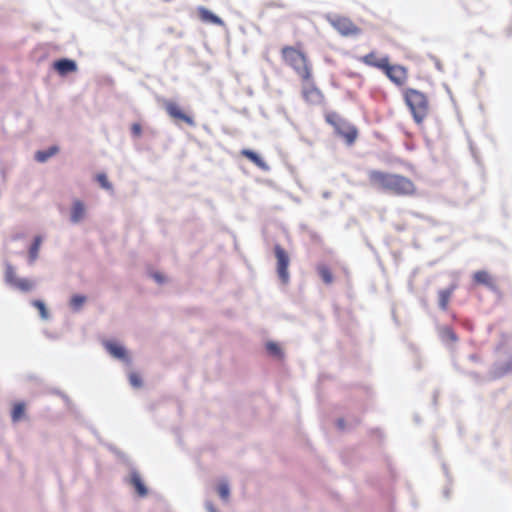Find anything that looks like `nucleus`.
I'll list each match as a JSON object with an SVG mask.
<instances>
[{"instance_id": "nucleus-23", "label": "nucleus", "mask_w": 512, "mask_h": 512, "mask_svg": "<svg viewBox=\"0 0 512 512\" xmlns=\"http://www.w3.org/2000/svg\"><path fill=\"white\" fill-rule=\"evenodd\" d=\"M41 243V236H36L29 250V258L31 262H34L37 259Z\"/></svg>"}, {"instance_id": "nucleus-2", "label": "nucleus", "mask_w": 512, "mask_h": 512, "mask_svg": "<svg viewBox=\"0 0 512 512\" xmlns=\"http://www.w3.org/2000/svg\"><path fill=\"white\" fill-rule=\"evenodd\" d=\"M403 99L415 123L422 124L430 112L428 96L417 89L406 88L403 90Z\"/></svg>"}, {"instance_id": "nucleus-21", "label": "nucleus", "mask_w": 512, "mask_h": 512, "mask_svg": "<svg viewBox=\"0 0 512 512\" xmlns=\"http://www.w3.org/2000/svg\"><path fill=\"white\" fill-rule=\"evenodd\" d=\"M57 152H58V147H57V146H51V147H50V148H48L47 150L37 151V152L35 153V159H36L38 162H45V161H47L50 157H52L53 155H55Z\"/></svg>"}, {"instance_id": "nucleus-5", "label": "nucleus", "mask_w": 512, "mask_h": 512, "mask_svg": "<svg viewBox=\"0 0 512 512\" xmlns=\"http://www.w3.org/2000/svg\"><path fill=\"white\" fill-rule=\"evenodd\" d=\"M301 97L309 106L325 105V95L316 85L313 74H310L309 78H301Z\"/></svg>"}, {"instance_id": "nucleus-13", "label": "nucleus", "mask_w": 512, "mask_h": 512, "mask_svg": "<svg viewBox=\"0 0 512 512\" xmlns=\"http://www.w3.org/2000/svg\"><path fill=\"white\" fill-rule=\"evenodd\" d=\"M54 68L60 75H66L68 73L75 72L77 70V65L73 60L60 59L54 62Z\"/></svg>"}, {"instance_id": "nucleus-7", "label": "nucleus", "mask_w": 512, "mask_h": 512, "mask_svg": "<svg viewBox=\"0 0 512 512\" xmlns=\"http://www.w3.org/2000/svg\"><path fill=\"white\" fill-rule=\"evenodd\" d=\"M5 281L10 286L22 291L28 292L34 288V282L27 278H18L15 269L11 265H7L5 269Z\"/></svg>"}, {"instance_id": "nucleus-6", "label": "nucleus", "mask_w": 512, "mask_h": 512, "mask_svg": "<svg viewBox=\"0 0 512 512\" xmlns=\"http://www.w3.org/2000/svg\"><path fill=\"white\" fill-rule=\"evenodd\" d=\"M274 254H275V257L277 260V269L276 270H277L278 277L283 284H287L289 282V271H288V267H289V263H290L289 255L285 251V249L279 244H276L274 246Z\"/></svg>"}, {"instance_id": "nucleus-10", "label": "nucleus", "mask_w": 512, "mask_h": 512, "mask_svg": "<svg viewBox=\"0 0 512 512\" xmlns=\"http://www.w3.org/2000/svg\"><path fill=\"white\" fill-rule=\"evenodd\" d=\"M164 108L167 114L175 121H181L189 126H194L195 121L192 116H189L182 111L181 107L173 101H165Z\"/></svg>"}, {"instance_id": "nucleus-31", "label": "nucleus", "mask_w": 512, "mask_h": 512, "mask_svg": "<svg viewBox=\"0 0 512 512\" xmlns=\"http://www.w3.org/2000/svg\"><path fill=\"white\" fill-rule=\"evenodd\" d=\"M131 132L135 137H139L142 133V127L139 123H134L131 126Z\"/></svg>"}, {"instance_id": "nucleus-29", "label": "nucleus", "mask_w": 512, "mask_h": 512, "mask_svg": "<svg viewBox=\"0 0 512 512\" xmlns=\"http://www.w3.org/2000/svg\"><path fill=\"white\" fill-rule=\"evenodd\" d=\"M129 382L135 388H140L142 386V380L139 374L133 372L129 375Z\"/></svg>"}, {"instance_id": "nucleus-34", "label": "nucleus", "mask_w": 512, "mask_h": 512, "mask_svg": "<svg viewBox=\"0 0 512 512\" xmlns=\"http://www.w3.org/2000/svg\"><path fill=\"white\" fill-rule=\"evenodd\" d=\"M338 426L340 428H344V420H342V419L338 420Z\"/></svg>"}, {"instance_id": "nucleus-33", "label": "nucleus", "mask_w": 512, "mask_h": 512, "mask_svg": "<svg viewBox=\"0 0 512 512\" xmlns=\"http://www.w3.org/2000/svg\"><path fill=\"white\" fill-rule=\"evenodd\" d=\"M154 278H155L158 282H163V280H164V279H163V277H162L161 275H159V274H155V275H154Z\"/></svg>"}, {"instance_id": "nucleus-20", "label": "nucleus", "mask_w": 512, "mask_h": 512, "mask_svg": "<svg viewBox=\"0 0 512 512\" xmlns=\"http://www.w3.org/2000/svg\"><path fill=\"white\" fill-rule=\"evenodd\" d=\"M317 272L319 274V276L321 277L322 281L326 284V285H330L332 282H333V274L330 270V268L326 265H318L317 266Z\"/></svg>"}, {"instance_id": "nucleus-26", "label": "nucleus", "mask_w": 512, "mask_h": 512, "mask_svg": "<svg viewBox=\"0 0 512 512\" xmlns=\"http://www.w3.org/2000/svg\"><path fill=\"white\" fill-rule=\"evenodd\" d=\"M86 301V297L85 296H82V295H74L71 300H70V304L71 306L75 309V310H78L81 308V306L83 305V303Z\"/></svg>"}, {"instance_id": "nucleus-19", "label": "nucleus", "mask_w": 512, "mask_h": 512, "mask_svg": "<svg viewBox=\"0 0 512 512\" xmlns=\"http://www.w3.org/2000/svg\"><path fill=\"white\" fill-rule=\"evenodd\" d=\"M105 347L107 349V351L115 358H118V359H125L126 358V351L125 349L115 343V342H107L105 344Z\"/></svg>"}, {"instance_id": "nucleus-16", "label": "nucleus", "mask_w": 512, "mask_h": 512, "mask_svg": "<svg viewBox=\"0 0 512 512\" xmlns=\"http://www.w3.org/2000/svg\"><path fill=\"white\" fill-rule=\"evenodd\" d=\"M455 289H456V285H451L450 287L440 290L438 292L439 307L443 311H446L448 309L450 299H451Z\"/></svg>"}, {"instance_id": "nucleus-3", "label": "nucleus", "mask_w": 512, "mask_h": 512, "mask_svg": "<svg viewBox=\"0 0 512 512\" xmlns=\"http://www.w3.org/2000/svg\"><path fill=\"white\" fill-rule=\"evenodd\" d=\"M283 61L293 68L296 74L301 78H309L313 74L312 65L308 61L306 55L293 46H284L281 49Z\"/></svg>"}, {"instance_id": "nucleus-24", "label": "nucleus", "mask_w": 512, "mask_h": 512, "mask_svg": "<svg viewBox=\"0 0 512 512\" xmlns=\"http://www.w3.org/2000/svg\"><path fill=\"white\" fill-rule=\"evenodd\" d=\"M32 305L39 311L42 319L47 320L49 318L48 310L41 300H33Z\"/></svg>"}, {"instance_id": "nucleus-8", "label": "nucleus", "mask_w": 512, "mask_h": 512, "mask_svg": "<svg viewBox=\"0 0 512 512\" xmlns=\"http://www.w3.org/2000/svg\"><path fill=\"white\" fill-rule=\"evenodd\" d=\"M385 75L396 85L402 86L408 78L407 69L401 65H391L389 58L381 69Z\"/></svg>"}, {"instance_id": "nucleus-17", "label": "nucleus", "mask_w": 512, "mask_h": 512, "mask_svg": "<svg viewBox=\"0 0 512 512\" xmlns=\"http://www.w3.org/2000/svg\"><path fill=\"white\" fill-rule=\"evenodd\" d=\"M240 153L242 156H244L245 158L250 160L253 164H255L260 169H262L264 171L269 169L266 162L259 155H257L254 151L249 150V149H243V150H241Z\"/></svg>"}, {"instance_id": "nucleus-30", "label": "nucleus", "mask_w": 512, "mask_h": 512, "mask_svg": "<svg viewBox=\"0 0 512 512\" xmlns=\"http://www.w3.org/2000/svg\"><path fill=\"white\" fill-rule=\"evenodd\" d=\"M443 336L451 341V342H456L458 340V337L456 336V334L454 333V331L450 328H445L443 330Z\"/></svg>"}, {"instance_id": "nucleus-14", "label": "nucleus", "mask_w": 512, "mask_h": 512, "mask_svg": "<svg viewBox=\"0 0 512 512\" xmlns=\"http://www.w3.org/2000/svg\"><path fill=\"white\" fill-rule=\"evenodd\" d=\"M129 483H130V485H132L134 487L136 493L140 497L147 496L148 490H147L145 484L143 483V481L141 479V476H140V474L138 472L133 471L130 474Z\"/></svg>"}, {"instance_id": "nucleus-12", "label": "nucleus", "mask_w": 512, "mask_h": 512, "mask_svg": "<svg viewBox=\"0 0 512 512\" xmlns=\"http://www.w3.org/2000/svg\"><path fill=\"white\" fill-rule=\"evenodd\" d=\"M388 57H378L376 52H370L364 56H362L359 60L367 66L375 67L378 69H382V67L386 64Z\"/></svg>"}, {"instance_id": "nucleus-32", "label": "nucleus", "mask_w": 512, "mask_h": 512, "mask_svg": "<svg viewBox=\"0 0 512 512\" xmlns=\"http://www.w3.org/2000/svg\"><path fill=\"white\" fill-rule=\"evenodd\" d=\"M206 507H207L208 512H217L216 508L214 507V505L212 503H208Z\"/></svg>"}, {"instance_id": "nucleus-22", "label": "nucleus", "mask_w": 512, "mask_h": 512, "mask_svg": "<svg viewBox=\"0 0 512 512\" xmlns=\"http://www.w3.org/2000/svg\"><path fill=\"white\" fill-rule=\"evenodd\" d=\"M25 415V404L23 402L15 403L11 412L13 422L20 421Z\"/></svg>"}, {"instance_id": "nucleus-18", "label": "nucleus", "mask_w": 512, "mask_h": 512, "mask_svg": "<svg viewBox=\"0 0 512 512\" xmlns=\"http://www.w3.org/2000/svg\"><path fill=\"white\" fill-rule=\"evenodd\" d=\"M85 206L82 201L75 200L71 208V221L73 223L80 222L85 217Z\"/></svg>"}, {"instance_id": "nucleus-4", "label": "nucleus", "mask_w": 512, "mask_h": 512, "mask_svg": "<svg viewBox=\"0 0 512 512\" xmlns=\"http://www.w3.org/2000/svg\"><path fill=\"white\" fill-rule=\"evenodd\" d=\"M324 118L334 128L335 133L344 139L347 145L355 143L358 137V130L354 125L350 124L335 111L326 112Z\"/></svg>"}, {"instance_id": "nucleus-11", "label": "nucleus", "mask_w": 512, "mask_h": 512, "mask_svg": "<svg viewBox=\"0 0 512 512\" xmlns=\"http://www.w3.org/2000/svg\"><path fill=\"white\" fill-rule=\"evenodd\" d=\"M473 281L477 285H484L491 290L496 289V284L491 274L486 270L476 271L473 276Z\"/></svg>"}, {"instance_id": "nucleus-9", "label": "nucleus", "mask_w": 512, "mask_h": 512, "mask_svg": "<svg viewBox=\"0 0 512 512\" xmlns=\"http://www.w3.org/2000/svg\"><path fill=\"white\" fill-rule=\"evenodd\" d=\"M330 23L343 36H356L361 33V29L347 17L337 16Z\"/></svg>"}, {"instance_id": "nucleus-15", "label": "nucleus", "mask_w": 512, "mask_h": 512, "mask_svg": "<svg viewBox=\"0 0 512 512\" xmlns=\"http://www.w3.org/2000/svg\"><path fill=\"white\" fill-rule=\"evenodd\" d=\"M198 15L201 21L206 23H211L217 26H224V22L217 15L213 14L211 11L206 9L205 7L198 8Z\"/></svg>"}, {"instance_id": "nucleus-27", "label": "nucleus", "mask_w": 512, "mask_h": 512, "mask_svg": "<svg viewBox=\"0 0 512 512\" xmlns=\"http://www.w3.org/2000/svg\"><path fill=\"white\" fill-rule=\"evenodd\" d=\"M266 349L273 356H278L279 357L282 354L281 348L278 346L277 343H274V342H268L266 344Z\"/></svg>"}, {"instance_id": "nucleus-25", "label": "nucleus", "mask_w": 512, "mask_h": 512, "mask_svg": "<svg viewBox=\"0 0 512 512\" xmlns=\"http://www.w3.org/2000/svg\"><path fill=\"white\" fill-rule=\"evenodd\" d=\"M217 491L221 499H223L224 501H227L229 499L230 489L228 483L221 482L218 485Z\"/></svg>"}, {"instance_id": "nucleus-1", "label": "nucleus", "mask_w": 512, "mask_h": 512, "mask_svg": "<svg viewBox=\"0 0 512 512\" xmlns=\"http://www.w3.org/2000/svg\"><path fill=\"white\" fill-rule=\"evenodd\" d=\"M368 180L372 187L396 196H414L417 190L411 179L400 174L371 170L368 173Z\"/></svg>"}, {"instance_id": "nucleus-28", "label": "nucleus", "mask_w": 512, "mask_h": 512, "mask_svg": "<svg viewBox=\"0 0 512 512\" xmlns=\"http://www.w3.org/2000/svg\"><path fill=\"white\" fill-rule=\"evenodd\" d=\"M96 179H97V181L99 182V184L101 185L102 188H104L106 190H111L112 189V185L108 181L107 176L104 173H99L96 176Z\"/></svg>"}]
</instances>
